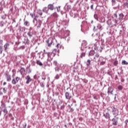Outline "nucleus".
Returning <instances> with one entry per match:
<instances>
[{
    "instance_id": "obj_1",
    "label": "nucleus",
    "mask_w": 128,
    "mask_h": 128,
    "mask_svg": "<svg viewBox=\"0 0 128 128\" xmlns=\"http://www.w3.org/2000/svg\"><path fill=\"white\" fill-rule=\"evenodd\" d=\"M48 54V59L47 62H46V63L45 64L46 66H50V61L52 60V58H54V57L56 56L54 54H53L52 52H48L46 53ZM50 62V63H48Z\"/></svg>"
},
{
    "instance_id": "obj_2",
    "label": "nucleus",
    "mask_w": 128,
    "mask_h": 128,
    "mask_svg": "<svg viewBox=\"0 0 128 128\" xmlns=\"http://www.w3.org/2000/svg\"><path fill=\"white\" fill-rule=\"evenodd\" d=\"M92 60H94V62H102V60H104V57L100 56V54H98V53H97L95 54L94 56L92 58H91Z\"/></svg>"
},
{
    "instance_id": "obj_3",
    "label": "nucleus",
    "mask_w": 128,
    "mask_h": 128,
    "mask_svg": "<svg viewBox=\"0 0 128 128\" xmlns=\"http://www.w3.org/2000/svg\"><path fill=\"white\" fill-rule=\"evenodd\" d=\"M112 113L113 116H114V118H116L118 116V114H120V111L117 108L113 107V108H112Z\"/></svg>"
},
{
    "instance_id": "obj_4",
    "label": "nucleus",
    "mask_w": 128,
    "mask_h": 128,
    "mask_svg": "<svg viewBox=\"0 0 128 128\" xmlns=\"http://www.w3.org/2000/svg\"><path fill=\"white\" fill-rule=\"evenodd\" d=\"M65 98L66 100H70L72 98V94L70 92H65Z\"/></svg>"
},
{
    "instance_id": "obj_5",
    "label": "nucleus",
    "mask_w": 128,
    "mask_h": 128,
    "mask_svg": "<svg viewBox=\"0 0 128 128\" xmlns=\"http://www.w3.org/2000/svg\"><path fill=\"white\" fill-rule=\"evenodd\" d=\"M28 36L30 38L34 36V31L32 30V28L30 27L28 29V32H27Z\"/></svg>"
},
{
    "instance_id": "obj_6",
    "label": "nucleus",
    "mask_w": 128,
    "mask_h": 128,
    "mask_svg": "<svg viewBox=\"0 0 128 128\" xmlns=\"http://www.w3.org/2000/svg\"><path fill=\"white\" fill-rule=\"evenodd\" d=\"M42 80H48V82H50V77L48 76V75L46 74V73L42 72Z\"/></svg>"
},
{
    "instance_id": "obj_7",
    "label": "nucleus",
    "mask_w": 128,
    "mask_h": 128,
    "mask_svg": "<svg viewBox=\"0 0 128 128\" xmlns=\"http://www.w3.org/2000/svg\"><path fill=\"white\" fill-rule=\"evenodd\" d=\"M22 43L24 44L25 45L28 44H28H30V40H28V36H24Z\"/></svg>"
},
{
    "instance_id": "obj_8",
    "label": "nucleus",
    "mask_w": 128,
    "mask_h": 128,
    "mask_svg": "<svg viewBox=\"0 0 128 128\" xmlns=\"http://www.w3.org/2000/svg\"><path fill=\"white\" fill-rule=\"evenodd\" d=\"M107 94L108 96H110V94H114V88H112L111 86L108 88Z\"/></svg>"
},
{
    "instance_id": "obj_9",
    "label": "nucleus",
    "mask_w": 128,
    "mask_h": 128,
    "mask_svg": "<svg viewBox=\"0 0 128 128\" xmlns=\"http://www.w3.org/2000/svg\"><path fill=\"white\" fill-rule=\"evenodd\" d=\"M103 116L105 118H106V120L110 119V114L108 112H104Z\"/></svg>"
},
{
    "instance_id": "obj_10",
    "label": "nucleus",
    "mask_w": 128,
    "mask_h": 128,
    "mask_svg": "<svg viewBox=\"0 0 128 128\" xmlns=\"http://www.w3.org/2000/svg\"><path fill=\"white\" fill-rule=\"evenodd\" d=\"M118 117H116H116H114V118L112 119V124H113V126H118Z\"/></svg>"
},
{
    "instance_id": "obj_11",
    "label": "nucleus",
    "mask_w": 128,
    "mask_h": 128,
    "mask_svg": "<svg viewBox=\"0 0 128 128\" xmlns=\"http://www.w3.org/2000/svg\"><path fill=\"white\" fill-rule=\"evenodd\" d=\"M54 4H52L48 5V8L50 10H56V6Z\"/></svg>"
},
{
    "instance_id": "obj_12",
    "label": "nucleus",
    "mask_w": 128,
    "mask_h": 128,
    "mask_svg": "<svg viewBox=\"0 0 128 128\" xmlns=\"http://www.w3.org/2000/svg\"><path fill=\"white\" fill-rule=\"evenodd\" d=\"M18 80H20V78L16 76L15 78H13L12 80V84H16L18 82Z\"/></svg>"
},
{
    "instance_id": "obj_13",
    "label": "nucleus",
    "mask_w": 128,
    "mask_h": 128,
    "mask_svg": "<svg viewBox=\"0 0 128 128\" xmlns=\"http://www.w3.org/2000/svg\"><path fill=\"white\" fill-rule=\"evenodd\" d=\"M25 80H26V84H28L30 82H32V79L30 78V76H26L25 77Z\"/></svg>"
},
{
    "instance_id": "obj_14",
    "label": "nucleus",
    "mask_w": 128,
    "mask_h": 128,
    "mask_svg": "<svg viewBox=\"0 0 128 128\" xmlns=\"http://www.w3.org/2000/svg\"><path fill=\"white\" fill-rule=\"evenodd\" d=\"M42 21L40 20H38L37 22H36V26H37L38 28H40V26H42Z\"/></svg>"
},
{
    "instance_id": "obj_15",
    "label": "nucleus",
    "mask_w": 128,
    "mask_h": 128,
    "mask_svg": "<svg viewBox=\"0 0 128 128\" xmlns=\"http://www.w3.org/2000/svg\"><path fill=\"white\" fill-rule=\"evenodd\" d=\"M124 14L122 13H120L118 15V20L120 22L124 20Z\"/></svg>"
},
{
    "instance_id": "obj_16",
    "label": "nucleus",
    "mask_w": 128,
    "mask_h": 128,
    "mask_svg": "<svg viewBox=\"0 0 128 128\" xmlns=\"http://www.w3.org/2000/svg\"><path fill=\"white\" fill-rule=\"evenodd\" d=\"M46 43L48 44V46H52V38H49L47 40H46Z\"/></svg>"
},
{
    "instance_id": "obj_17",
    "label": "nucleus",
    "mask_w": 128,
    "mask_h": 128,
    "mask_svg": "<svg viewBox=\"0 0 128 128\" xmlns=\"http://www.w3.org/2000/svg\"><path fill=\"white\" fill-rule=\"evenodd\" d=\"M2 110L4 112V116L8 114V110H6V105H2Z\"/></svg>"
},
{
    "instance_id": "obj_18",
    "label": "nucleus",
    "mask_w": 128,
    "mask_h": 128,
    "mask_svg": "<svg viewBox=\"0 0 128 128\" xmlns=\"http://www.w3.org/2000/svg\"><path fill=\"white\" fill-rule=\"evenodd\" d=\"M63 68V72H68V70L70 68V66H68L64 65Z\"/></svg>"
},
{
    "instance_id": "obj_19",
    "label": "nucleus",
    "mask_w": 128,
    "mask_h": 128,
    "mask_svg": "<svg viewBox=\"0 0 128 128\" xmlns=\"http://www.w3.org/2000/svg\"><path fill=\"white\" fill-rule=\"evenodd\" d=\"M51 18H55L56 20V18H58V13L54 12L51 14Z\"/></svg>"
},
{
    "instance_id": "obj_20",
    "label": "nucleus",
    "mask_w": 128,
    "mask_h": 128,
    "mask_svg": "<svg viewBox=\"0 0 128 128\" xmlns=\"http://www.w3.org/2000/svg\"><path fill=\"white\" fill-rule=\"evenodd\" d=\"M48 10H50L48 7L45 6L42 8V12L45 14H48Z\"/></svg>"
},
{
    "instance_id": "obj_21",
    "label": "nucleus",
    "mask_w": 128,
    "mask_h": 128,
    "mask_svg": "<svg viewBox=\"0 0 128 128\" xmlns=\"http://www.w3.org/2000/svg\"><path fill=\"white\" fill-rule=\"evenodd\" d=\"M86 46H88V42L84 40H82V46L86 48Z\"/></svg>"
},
{
    "instance_id": "obj_22",
    "label": "nucleus",
    "mask_w": 128,
    "mask_h": 128,
    "mask_svg": "<svg viewBox=\"0 0 128 128\" xmlns=\"http://www.w3.org/2000/svg\"><path fill=\"white\" fill-rule=\"evenodd\" d=\"M6 77L8 82H10L12 80V76L8 74H6Z\"/></svg>"
},
{
    "instance_id": "obj_23",
    "label": "nucleus",
    "mask_w": 128,
    "mask_h": 128,
    "mask_svg": "<svg viewBox=\"0 0 128 128\" xmlns=\"http://www.w3.org/2000/svg\"><path fill=\"white\" fill-rule=\"evenodd\" d=\"M126 2L123 4V6L124 8H128V0H125Z\"/></svg>"
},
{
    "instance_id": "obj_24",
    "label": "nucleus",
    "mask_w": 128,
    "mask_h": 128,
    "mask_svg": "<svg viewBox=\"0 0 128 128\" xmlns=\"http://www.w3.org/2000/svg\"><path fill=\"white\" fill-rule=\"evenodd\" d=\"M20 72L22 76L24 75L26 72V69L24 68H22L20 70Z\"/></svg>"
},
{
    "instance_id": "obj_25",
    "label": "nucleus",
    "mask_w": 128,
    "mask_h": 128,
    "mask_svg": "<svg viewBox=\"0 0 128 128\" xmlns=\"http://www.w3.org/2000/svg\"><path fill=\"white\" fill-rule=\"evenodd\" d=\"M70 14L71 16H72V18H78V14L76 13L72 14V12H70Z\"/></svg>"
},
{
    "instance_id": "obj_26",
    "label": "nucleus",
    "mask_w": 128,
    "mask_h": 128,
    "mask_svg": "<svg viewBox=\"0 0 128 128\" xmlns=\"http://www.w3.org/2000/svg\"><path fill=\"white\" fill-rule=\"evenodd\" d=\"M107 24L110 26H112V20H108L106 22Z\"/></svg>"
},
{
    "instance_id": "obj_27",
    "label": "nucleus",
    "mask_w": 128,
    "mask_h": 128,
    "mask_svg": "<svg viewBox=\"0 0 128 128\" xmlns=\"http://www.w3.org/2000/svg\"><path fill=\"white\" fill-rule=\"evenodd\" d=\"M36 14H38L39 16H42V11L41 10H38L36 11Z\"/></svg>"
},
{
    "instance_id": "obj_28",
    "label": "nucleus",
    "mask_w": 128,
    "mask_h": 128,
    "mask_svg": "<svg viewBox=\"0 0 128 128\" xmlns=\"http://www.w3.org/2000/svg\"><path fill=\"white\" fill-rule=\"evenodd\" d=\"M36 64H37L40 66H44V64H42V63L40 62V60H36Z\"/></svg>"
},
{
    "instance_id": "obj_29",
    "label": "nucleus",
    "mask_w": 128,
    "mask_h": 128,
    "mask_svg": "<svg viewBox=\"0 0 128 128\" xmlns=\"http://www.w3.org/2000/svg\"><path fill=\"white\" fill-rule=\"evenodd\" d=\"M94 54H96L94 50H92L89 52V56H94Z\"/></svg>"
},
{
    "instance_id": "obj_30",
    "label": "nucleus",
    "mask_w": 128,
    "mask_h": 128,
    "mask_svg": "<svg viewBox=\"0 0 128 128\" xmlns=\"http://www.w3.org/2000/svg\"><path fill=\"white\" fill-rule=\"evenodd\" d=\"M60 76H62V74H57L54 76V80H58Z\"/></svg>"
},
{
    "instance_id": "obj_31",
    "label": "nucleus",
    "mask_w": 128,
    "mask_h": 128,
    "mask_svg": "<svg viewBox=\"0 0 128 128\" xmlns=\"http://www.w3.org/2000/svg\"><path fill=\"white\" fill-rule=\"evenodd\" d=\"M9 46H10V44L8 43H6L4 45V50H8V48Z\"/></svg>"
},
{
    "instance_id": "obj_32",
    "label": "nucleus",
    "mask_w": 128,
    "mask_h": 128,
    "mask_svg": "<svg viewBox=\"0 0 128 128\" xmlns=\"http://www.w3.org/2000/svg\"><path fill=\"white\" fill-rule=\"evenodd\" d=\"M34 80H38L40 78V76L38 74H36L34 76Z\"/></svg>"
},
{
    "instance_id": "obj_33",
    "label": "nucleus",
    "mask_w": 128,
    "mask_h": 128,
    "mask_svg": "<svg viewBox=\"0 0 128 128\" xmlns=\"http://www.w3.org/2000/svg\"><path fill=\"white\" fill-rule=\"evenodd\" d=\"M97 28H98V30H102V24H98L97 26Z\"/></svg>"
},
{
    "instance_id": "obj_34",
    "label": "nucleus",
    "mask_w": 128,
    "mask_h": 128,
    "mask_svg": "<svg viewBox=\"0 0 128 128\" xmlns=\"http://www.w3.org/2000/svg\"><path fill=\"white\" fill-rule=\"evenodd\" d=\"M100 66H104V64H106V61H104V60L100 61Z\"/></svg>"
},
{
    "instance_id": "obj_35",
    "label": "nucleus",
    "mask_w": 128,
    "mask_h": 128,
    "mask_svg": "<svg viewBox=\"0 0 128 128\" xmlns=\"http://www.w3.org/2000/svg\"><path fill=\"white\" fill-rule=\"evenodd\" d=\"M24 24L26 26H30V22L28 21H25Z\"/></svg>"
},
{
    "instance_id": "obj_36",
    "label": "nucleus",
    "mask_w": 128,
    "mask_h": 128,
    "mask_svg": "<svg viewBox=\"0 0 128 128\" xmlns=\"http://www.w3.org/2000/svg\"><path fill=\"white\" fill-rule=\"evenodd\" d=\"M86 64L87 66H90V60H87V62H86Z\"/></svg>"
},
{
    "instance_id": "obj_37",
    "label": "nucleus",
    "mask_w": 128,
    "mask_h": 128,
    "mask_svg": "<svg viewBox=\"0 0 128 128\" xmlns=\"http://www.w3.org/2000/svg\"><path fill=\"white\" fill-rule=\"evenodd\" d=\"M56 48L58 49V50H60V48H62V45H60V44H58L56 46Z\"/></svg>"
},
{
    "instance_id": "obj_38",
    "label": "nucleus",
    "mask_w": 128,
    "mask_h": 128,
    "mask_svg": "<svg viewBox=\"0 0 128 128\" xmlns=\"http://www.w3.org/2000/svg\"><path fill=\"white\" fill-rule=\"evenodd\" d=\"M113 64H114V66H118V61L116 60L114 62Z\"/></svg>"
},
{
    "instance_id": "obj_39",
    "label": "nucleus",
    "mask_w": 128,
    "mask_h": 128,
    "mask_svg": "<svg viewBox=\"0 0 128 128\" xmlns=\"http://www.w3.org/2000/svg\"><path fill=\"white\" fill-rule=\"evenodd\" d=\"M122 64L128 65V62L126 61L125 60H123L122 62Z\"/></svg>"
},
{
    "instance_id": "obj_40",
    "label": "nucleus",
    "mask_w": 128,
    "mask_h": 128,
    "mask_svg": "<svg viewBox=\"0 0 128 128\" xmlns=\"http://www.w3.org/2000/svg\"><path fill=\"white\" fill-rule=\"evenodd\" d=\"M84 56H86V52H83L81 54V55L80 56V57L82 58H84Z\"/></svg>"
},
{
    "instance_id": "obj_41",
    "label": "nucleus",
    "mask_w": 128,
    "mask_h": 128,
    "mask_svg": "<svg viewBox=\"0 0 128 128\" xmlns=\"http://www.w3.org/2000/svg\"><path fill=\"white\" fill-rule=\"evenodd\" d=\"M38 16H34V17L33 18V22H34V20H36V22H38Z\"/></svg>"
},
{
    "instance_id": "obj_42",
    "label": "nucleus",
    "mask_w": 128,
    "mask_h": 128,
    "mask_svg": "<svg viewBox=\"0 0 128 128\" xmlns=\"http://www.w3.org/2000/svg\"><path fill=\"white\" fill-rule=\"evenodd\" d=\"M113 22H114V26L118 24V20H116V19H114Z\"/></svg>"
},
{
    "instance_id": "obj_43",
    "label": "nucleus",
    "mask_w": 128,
    "mask_h": 128,
    "mask_svg": "<svg viewBox=\"0 0 128 128\" xmlns=\"http://www.w3.org/2000/svg\"><path fill=\"white\" fill-rule=\"evenodd\" d=\"M56 52H58V50L56 49H54V50L52 52L54 54V55L56 56Z\"/></svg>"
},
{
    "instance_id": "obj_44",
    "label": "nucleus",
    "mask_w": 128,
    "mask_h": 128,
    "mask_svg": "<svg viewBox=\"0 0 128 128\" xmlns=\"http://www.w3.org/2000/svg\"><path fill=\"white\" fill-rule=\"evenodd\" d=\"M40 86H41L43 88H44V82H40Z\"/></svg>"
},
{
    "instance_id": "obj_45",
    "label": "nucleus",
    "mask_w": 128,
    "mask_h": 128,
    "mask_svg": "<svg viewBox=\"0 0 128 128\" xmlns=\"http://www.w3.org/2000/svg\"><path fill=\"white\" fill-rule=\"evenodd\" d=\"M118 90H122L123 88H122V85H120L119 86H118Z\"/></svg>"
},
{
    "instance_id": "obj_46",
    "label": "nucleus",
    "mask_w": 128,
    "mask_h": 128,
    "mask_svg": "<svg viewBox=\"0 0 128 128\" xmlns=\"http://www.w3.org/2000/svg\"><path fill=\"white\" fill-rule=\"evenodd\" d=\"M30 16L31 18H34V16H36V14H32V13L30 14Z\"/></svg>"
},
{
    "instance_id": "obj_47",
    "label": "nucleus",
    "mask_w": 128,
    "mask_h": 128,
    "mask_svg": "<svg viewBox=\"0 0 128 128\" xmlns=\"http://www.w3.org/2000/svg\"><path fill=\"white\" fill-rule=\"evenodd\" d=\"M111 2H112V6H114L116 4V0H111Z\"/></svg>"
},
{
    "instance_id": "obj_48",
    "label": "nucleus",
    "mask_w": 128,
    "mask_h": 128,
    "mask_svg": "<svg viewBox=\"0 0 128 128\" xmlns=\"http://www.w3.org/2000/svg\"><path fill=\"white\" fill-rule=\"evenodd\" d=\"M56 8H57V11L58 12H60V6H58V7H55Z\"/></svg>"
},
{
    "instance_id": "obj_49",
    "label": "nucleus",
    "mask_w": 128,
    "mask_h": 128,
    "mask_svg": "<svg viewBox=\"0 0 128 128\" xmlns=\"http://www.w3.org/2000/svg\"><path fill=\"white\" fill-rule=\"evenodd\" d=\"M82 80V82H84L85 84H88V80H86V79H82L81 78Z\"/></svg>"
},
{
    "instance_id": "obj_50",
    "label": "nucleus",
    "mask_w": 128,
    "mask_h": 128,
    "mask_svg": "<svg viewBox=\"0 0 128 128\" xmlns=\"http://www.w3.org/2000/svg\"><path fill=\"white\" fill-rule=\"evenodd\" d=\"M128 119H126V120L124 121L125 126H128Z\"/></svg>"
},
{
    "instance_id": "obj_51",
    "label": "nucleus",
    "mask_w": 128,
    "mask_h": 128,
    "mask_svg": "<svg viewBox=\"0 0 128 128\" xmlns=\"http://www.w3.org/2000/svg\"><path fill=\"white\" fill-rule=\"evenodd\" d=\"M65 106L64 104L61 106L60 108V110H64V108H65Z\"/></svg>"
},
{
    "instance_id": "obj_52",
    "label": "nucleus",
    "mask_w": 128,
    "mask_h": 128,
    "mask_svg": "<svg viewBox=\"0 0 128 128\" xmlns=\"http://www.w3.org/2000/svg\"><path fill=\"white\" fill-rule=\"evenodd\" d=\"M31 62H31L32 66H36V62H34V60H32Z\"/></svg>"
},
{
    "instance_id": "obj_53",
    "label": "nucleus",
    "mask_w": 128,
    "mask_h": 128,
    "mask_svg": "<svg viewBox=\"0 0 128 128\" xmlns=\"http://www.w3.org/2000/svg\"><path fill=\"white\" fill-rule=\"evenodd\" d=\"M71 100L74 104H76V100L74 98H72Z\"/></svg>"
},
{
    "instance_id": "obj_54",
    "label": "nucleus",
    "mask_w": 128,
    "mask_h": 128,
    "mask_svg": "<svg viewBox=\"0 0 128 128\" xmlns=\"http://www.w3.org/2000/svg\"><path fill=\"white\" fill-rule=\"evenodd\" d=\"M53 64H54V66H57L58 65V62H56V60L54 61Z\"/></svg>"
},
{
    "instance_id": "obj_55",
    "label": "nucleus",
    "mask_w": 128,
    "mask_h": 128,
    "mask_svg": "<svg viewBox=\"0 0 128 128\" xmlns=\"http://www.w3.org/2000/svg\"><path fill=\"white\" fill-rule=\"evenodd\" d=\"M6 90H8V88H3V92H4V94L6 92Z\"/></svg>"
},
{
    "instance_id": "obj_56",
    "label": "nucleus",
    "mask_w": 128,
    "mask_h": 128,
    "mask_svg": "<svg viewBox=\"0 0 128 128\" xmlns=\"http://www.w3.org/2000/svg\"><path fill=\"white\" fill-rule=\"evenodd\" d=\"M94 50H98V46H96V44H94Z\"/></svg>"
},
{
    "instance_id": "obj_57",
    "label": "nucleus",
    "mask_w": 128,
    "mask_h": 128,
    "mask_svg": "<svg viewBox=\"0 0 128 128\" xmlns=\"http://www.w3.org/2000/svg\"><path fill=\"white\" fill-rule=\"evenodd\" d=\"M55 70L56 72H60V68H58V67H56L55 68Z\"/></svg>"
},
{
    "instance_id": "obj_58",
    "label": "nucleus",
    "mask_w": 128,
    "mask_h": 128,
    "mask_svg": "<svg viewBox=\"0 0 128 128\" xmlns=\"http://www.w3.org/2000/svg\"><path fill=\"white\" fill-rule=\"evenodd\" d=\"M93 98L94 100H98V96L96 95H94Z\"/></svg>"
},
{
    "instance_id": "obj_59",
    "label": "nucleus",
    "mask_w": 128,
    "mask_h": 128,
    "mask_svg": "<svg viewBox=\"0 0 128 128\" xmlns=\"http://www.w3.org/2000/svg\"><path fill=\"white\" fill-rule=\"evenodd\" d=\"M94 18H96V20H98V15L96 14H94Z\"/></svg>"
},
{
    "instance_id": "obj_60",
    "label": "nucleus",
    "mask_w": 128,
    "mask_h": 128,
    "mask_svg": "<svg viewBox=\"0 0 128 128\" xmlns=\"http://www.w3.org/2000/svg\"><path fill=\"white\" fill-rule=\"evenodd\" d=\"M8 116L9 118H12V114H9Z\"/></svg>"
},
{
    "instance_id": "obj_61",
    "label": "nucleus",
    "mask_w": 128,
    "mask_h": 128,
    "mask_svg": "<svg viewBox=\"0 0 128 128\" xmlns=\"http://www.w3.org/2000/svg\"><path fill=\"white\" fill-rule=\"evenodd\" d=\"M54 116H58V113H56V112H54Z\"/></svg>"
},
{
    "instance_id": "obj_62",
    "label": "nucleus",
    "mask_w": 128,
    "mask_h": 128,
    "mask_svg": "<svg viewBox=\"0 0 128 128\" xmlns=\"http://www.w3.org/2000/svg\"><path fill=\"white\" fill-rule=\"evenodd\" d=\"M74 108H70V112H74Z\"/></svg>"
},
{
    "instance_id": "obj_63",
    "label": "nucleus",
    "mask_w": 128,
    "mask_h": 128,
    "mask_svg": "<svg viewBox=\"0 0 128 128\" xmlns=\"http://www.w3.org/2000/svg\"><path fill=\"white\" fill-rule=\"evenodd\" d=\"M121 82H124V79L123 78H122V79H121Z\"/></svg>"
},
{
    "instance_id": "obj_64",
    "label": "nucleus",
    "mask_w": 128,
    "mask_h": 128,
    "mask_svg": "<svg viewBox=\"0 0 128 128\" xmlns=\"http://www.w3.org/2000/svg\"><path fill=\"white\" fill-rule=\"evenodd\" d=\"M114 16H115L116 18H118V14H114Z\"/></svg>"
}]
</instances>
